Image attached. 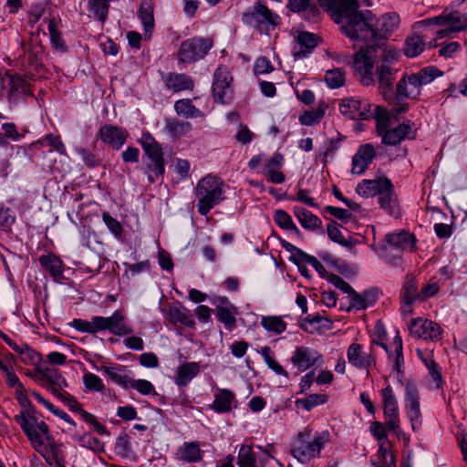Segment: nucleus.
<instances>
[{
    "label": "nucleus",
    "mask_w": 467,
    "mask_h": 467,
    "mask_svg": "<svg viewBox=\"0 0 467 467\" xmlns=\"http://www.w3.org/2000/svg\"><path fill=\"white\" fill-rule=\"evenodd\" d=\"M72 325L76 330L83 333L97 334L99 332V316L93 317L90 321L74 319Z\"/></svg>",
    "instance_id": "54"
},
{
    "label": "nucleus",
    "mask_w": 467,
    "mask_h": 467,
    "mask_svg": "<svg viewBox=\"0 0 467 467\" xmlns=\"http://www.w3.org/2000/svg\"><path fill=\"white\" fill-rule=\"evenodd\" d=\"M322 358V354L317 349L301 346L296 348L290 359L292 364L303 372L317 365Z\"/></svg>",
    "instance_id": "17"
},
{
    "label": "nucleus",
    "mask_w": 467,
    "mask_h": 467,
    "mask_svg": "<svg viewBox=\"0 0 467 467\" xmlns=\"http://www.w3.org/2000/svg\"><path fill=\"white\" fill-rule=\"evenodd\" d=\"M42 379L41 387L50 391L57 399L66 392L65 389L68 386L66 379L57 369L45 368Z\"/></svg>",
    "instance_id": "22"
},
{
    "label": "nucleus",
    "mask_w": 467,
    "mask_h": 467,
    "mask_svg": "<svg viewBox=\"0 0 467 467\" xmlns=\"http://www.w3.org/2000/svg\"><path fill=\"white\" fill-rule=\"evenodd\" d=\"M151 163L148 164V180L150 183L157 181L159 177H161L165 172L164 159L163 156H160L156 159H150Z\"/></svg>",
    "instance_id": "53"
},
{
    "label": "nucleus",
    "mask_w": 467,
    "mask_h": 467,
    "mask_svg": "<svg viewBox=\"0 0 467 467\" xmlns=\"http://www.w3.org/2000/svg\"><path fill=\"white\" fill-rule=\"evenodd\" d=\"M8 100L17 101L26 96H32L29 82L21 75L15 74L8 77Z\"/></svg>",
    "instance_id": "26"
},
{
    "label": "nucleus",
    "mask_w": 467,
    "mask_h": 467,
    "mask_svg": "<svg viewBox=\"0 0 467 467\" xmlns=\"http://www.w3.org/2000/svg\"><path fill=\"white\" fill-rule=\"evenodd\" d=\"M174 458L185 463H195L202 460L203 451L198 441H185L176 450Z\"/></svg>",
    "instance_id": "25"
},
{
    "label": "nucleus",
    "mask_w": 467,
    "mask_h": 467,
    "mask_svg": "<svg viewBox=\"0 0 467 467\" xmlns=\"http://www.w3.org/2000/svg\"><path fill=\"white\" fill-rule=\"evenodd\" d=\"M397 70L386 64H381L376 69L379 80V90L384 99H392L393 82Z\"/></svg>",
    "instance_id": "23"
},
{
    "label": "nucleus",
    "mask_w": 467,
    "mask_h": 467,
    "mask_svg": "<svg viewBox=\"0 0 467 467\" xmlns=\"http://www.w3.org/2000/svg\"><path fill=\"white\" fill-rule=\"evenodd\" d=\"M400 16L397 13H387L379 19L375 18L377 44L385 38L386 35L393 32L400 25Z\"/></svg>",
    "instance_id": "27"
},
{
    "label": "nucleus",
    "mask_w": 467,
    "mask_h": 467,
    "mask_svg": "<svg viewBox=\"0 0 467 467\" xmlns=\"http://www.w3.org/2000/svg\"><path fill=\"white\" fill-rule=\"evenodd\" d=\"M76 153L80 156L83 162L90 168H93L99 164V160L96 155L88 149L83 147H77L75 149Z\"/></svg>",
    "instance_id": "64"
},
{
    "label": "nucleus",
    "mask_w": 467,
    "mask_h": 467,
    "mask_svg": "<svg viewBox=\"0 0 467 467\" xmlns=\"http://www.w3.org/2000/svg\"><path fill=\"white\" fill-rule=\"evenodd\" d=\"M191 164L188 160L176 158L173 161V170L180 180L184 181L190 176Z\"/></svg>",
    "instance_id": "63"
},
{
    "label": "nucleus",
    "mask_w": 467,
    "mask_h": 467,
    "mask_svg": "<svg viewBox=\"0 0 467 467\" xmlns=\"http://www.w3.org/2000/svg\"><path fill=\"white\" fill-rule=\"evenodd\" d=\"M327 400V395L324 394H310L304 399L296 400V406L301 407L306 411L311 410L314 407L325 404Z\"/></svg>",
    "instance_id": "52"
},
{
    "label": "nucleus",
    "mask_w": 467,
    "mask_h": 467,
    "mask_svg": "<svg viewBox=\"0 0 467 467\" xmlns=\"http://www.w3.org/2000/svg\"><path fill=\"white\" fill-rule=\"evenodd\" d=\"M223 181L212 174L204 176L197 182L194 192L198 198L197 210L201 215H207L213 207L223 201Z\"/></svg>",
    "instance_id": "3"
},
{
    "label": "nucleus",
    "mask_w": 467,
    "mask_h": 467,
    "mask_svg": "<svg viewBox=\"0 0 467 467\" xmlns=\"http://www.w3.org/2000/svg\"><path fill=\"white\" fill-rule=\"evenodd\" d=\"M48 32L50 35V42L52 47L58 51L65 52L67 49L61 34L58 31V21L56 17L48 20Z\"/></svg>",
    "instance_id": "46"
},
{
    "label": "nucleus",
    "mask_w": 467,
    "mask_h": 467,
    "mask_svg": "<svg viewBox=\"0 0 467 467\" xmlns=\"http://www.w3.org/2000/svg\"><path fill=\"white\" fill-rule=\"evenodd\" d=\"M347 358L352 367L358 369H366L368 374L369 369L377 365L374 350L369 348L368 351H366L364 346L358 342H353L348 346Z\"/></svg>",
    "instance_id": "13"
},
{
    "label": "nucleus",
    "mask_w": 467,
    "mask_h": 467,
    "mask_svg": "<svg viewBox=\"0 0 467 467\" xmlns=\"http://www.w3.org/2000/svg\"><path fill=\"white\" fill-rule=\"evenodd\" d=\"M12 359L13 356H6L5 360L0 364V370L5 374L6 384L16 391L17 389H22L25 386L21 383L13 369Z\"/></svg>",
    "instance_id": "39"
},
{
    "label": "nucleus",
    "mask_w": 467,
    "mask_h": 467,
    "mask_svg": "<svg viewBox=\"0 0 467 467\" xmlns=\"http://www.w3.org/2000/svg\"><path fill=\"white\" fill-rule=\"evenodd\" d=\"M235 402L234 393L228 389H220L214 394L213 402L209 405V408L216 413L229 412Z\"/></svg>",
    "instance_id": "32"
},
{
    "label": "nucleus",
    "mask_w": 467,
    "mask_h": 467,
    "mask_svg": "<svg viewBox=\"0 0 467 467\" xmlns=\"http://www.w3.org/2000/svg\"><path fill=\"white\" fill-rule=\"evenodd\" d=\"M238 314V310L236 306H233L231 308H223L216 311L217 319L222 322L225 328L229 331H232L235 327L236 317L235 316Z\"/></svg>",
    "instance_id": "50"
},
{
    "label": "nucleus",
    "mask_w": 467,
    "mask_h": 467,
    "mask_svg": "<svg viewBox=\"0 0 467 467\" xmlns=\"http://www.w3.org/2000/svg\"><path fill=\"white\" fill-rule=\"evenodd\" d=\"M390 186V181L388 178H379L377 180H363L357 185L356 192L359 196L368 198L380 195L386 187Z\"/></svg>",
    "instance_id": "28"
},
{
    "label": "nucleus",
    "mask_w": 467,
    "mask_h": 467,
    "mask_svg": "<svg viewBox=\"0 0 467 467\" xmlns=\"http://www.w3.org/2000/svg\"><path fill=\"white\" fill-rule=\"evenodd\" d=\"M34 449L44 458L48 465L66 467L62 444L57 442L51 435L39 442V446H35Z\"/></svg>",
    "instance_id": "14"
},
{
    "label": "nucleus",
    "mask_w": 467,
    "mask_h": 467,
    "mask_svg": "<svg viewBox=\"0 0 467 467\" xmlns=\"http://www.w3.org/2000/svg\"><path fill=\"white\" fill-rule=\"evenodd\" d=\"M36 149H42L47 146L52 148V150H56L60 154L66 153V147L60 140L58 135L47 134L44 138L37 140L33 143Z\"/></svg>",
    "instance_id": "45"
},
{
    "label": "nucleus",
    "mask_w": 467,
    "mask_h": 467,
    "mask_svg": "<svg viewBox=\"0 0 467 467\" xmlns=\"http://www.w3.org/2000/svg\"><path fill=\"white\" fill-rule=\"evenodd\" d=\"M213 47L211 37L194 36L183 40L177 51V59L182 64H192L204 58Z\"/></svg>",
    "instance_id": "8"
},
{
    "label": "nucleus",
    "mask_w": 467,
    "mask_h": 467,
    "mask_svg": "<svg viewBox=\"0 0 467 467\" xmlns=\"http://www.w3.org/2000/svg\"><path fill=\"white\" fill-rule=\"evenodd\" d=\"M74 440L77 441L81 447L88 448L93 451L99 450L100 446V441L89 433L75 435Z\"/></svg>",
    "instance_id": "61"
},
{
    "label": "nucleus",
    "mask_w": 467,
    "mask_h": 467,
    "mask_svg": "<svg viewBox=\"0 0 467 467\" xmlns=\"http://www.w3.org/2000/svg\"><path fill=\"white\" fill-rule=\"evenodd\" d=\"M400 298L402 300H420L417 281L414 277H407L400 293Z\"/></svg>",
    "instance_id": "55"
},
{
    "label": "nucleus",
    "mask_w": 467,
    "mask_h": 467,
    "mask_svg": "<svg viewBox=\"0 0 467 467\" xmlns=\"http://www.w3.org/2000/svg\"><path fill=\"white\" fill-rule=\"evenodd\" d=\"M154 2L152 0H142L138 10L139 18L143 26L145 36L150 37L154 28Z\"/></svg>",
    "instance_id": "33"
},
{
    "label": "nucleus",
    "mask_w": 467,
    "mask_h": 467,
    "mask_svg": "<svg viewBox=\"0 0 467 467\" xmlns=\"http://www.w3.org/2000/svg\"><path fill=\"white\" fill-rule=\"evenodd\" d=\"M261 325L265 330L275 335L282 334L286 329V323L277 316L263 317Z\"/></svg>",
    "instance_id": "48"
},
{
    "label": "nucleus",
    "mask_w": 467,
    "mask_h": 467,
    "mask_svg": "<svg viewBox=\"0 0 467 467\" xmlns=\"http://www.w3.org/2000/svg\"><path fill=\"white\" fill-rule=\"evenodd\" d=\"M320 6L326 11L330 13L331 17L333 15L339 14L341 8H345L348 0H317Z\"/></svg>",
    "instance_id": "58"
},
{
    "label": "nucleus",
    "mask_w": 467,
    "mask_h": 467,
    "mask_svg": "<svg viewBox=\"0 0 467 467\" xmlns=\"http://www.w3.org/2000/svg\"><path fill=\"white\" fill-rule=\"evenodd\" d=\"M376 156V150L372 144L366 143L359 146L357 153L352 158V173L362 174L372 162Z\"/></svg>",
    "instance_id": "24"
},
{
    "label": "nucleus",
    "mask_w": 467,
    "mask_h": 467,
    "mask_svg": "<svg viewBox=\"0 0 467 467\" xmlns=\"http://www.w3.org/2000/svg\"><path fill=\"white\" fill-rule=\"evenodd\" d=\"M100 140L115 150H119L126 142L128 131L111 124L103 125L99 131Z\"/></svg>",
    "instance_id": "21"
},
{
    "label": "nucleus",
    "mask_w": 467,
    "mask_h": 467,
    "mask_svg": "<svg viewBox=\"0 0 467 467\" xmlns=\"http://www.w3.org/2000/svg\"><path fill=\"white\" fill-rule=\"evenodd\" d=\"M238 467H258L256 455L251 445H242L237 456Z\"/></svg>",
    "instance_id": "47"
},
{
    "label": "nucleus",
    "mask_w": 467,
    "mask_h": 467,
    "mask_svg": "<svg viewBox=\"0 0 467 467\" xmlns=\"http://www.w3.org/2000/svg\"><path fill=\"white\" fill-rule=\"evenodd\" d=\"M16 422L29 440L32 447L39 446V442L50 436L49 427L36 417V413L30 410L27 412H19L15 416Z\"/></svg>",
    "instance_id": "7"
},
{
    "label": "nucleus",
    "mask_w": 467,
    "mask_h": 467,
    "mask_svg": "<svg viewBox=\"0 0 467 467\" xmlns=\"http://www.w3.org/2000/svg\"><path fill=\"white\" fill-rule=\"evenodd\" d=\"M325 80L329 88H338L345 83V73L341 68L327 70Z\"/></svg>",
    "instance_id": "56"
},
{
    "label": "nucleus",
    "mask_w": 467,
    "mask_h": 467,
    "mask_svg": "<svg viewBox=\"0 0 467 467\" xmlns=\"http://www.w3.org/2000/svg\"><path fill=\"white\" fill-rule=\"evenodd\" d=\"M260 354L268 368L276 375L285 376L286 378L288 377L286 370L275 360L269 347H263L260 350Z\"/></svg>",
    "instance_id": "51"
},
{
    "label": "nucleus",
    "mask_w": 467,
    "mask_h": 467,
    "mask_svg": "<svg viewBox=\"0 0 467 467\" xmlns=\"http://www.w3.org/2000/svg\"><path fill=\"white\" fill-rule=\"evenodd\" d=\"M405 411L410 421L414 431H419L422 426V415L420 411V394L417 387L412 382H407L405 385Z\"/></svg>",
    "instance_id": "11"
},
{
    "label": "nucleus",
    "mask_w": 467,
    "mask_h": 467,
    "mask_svg": "<svg viewBox=\"0 0 467 467\" xmlns=\"http://www.w3.org/2000/svg\"><path fill=\"white\" fill-rule=\"evenodd\" d=\"M165 88L173 92L192 90L194 88L193 79L183 73L171 72L163 78Z\"/></svg>",
    "instance_id": "29"
},
{
    "label": "nucleus",
    "mask_w": 467,
    "mask_h": 467,
    "mask_svg": "<svg viewBox=\"0 0 467 467\" xmlns=\"http://www.w3.org/2000/svg\"><path fill=\"white\" fill-rule=\"evenodd\" d=\"M233 77L225 66H219L213 73V95L214 100L223 104L229 103L234 98Z\"/></svg>",
    "instance_id": "10"
},
{
    "label": "nucleus",
    "mask_w": 467,
    "mask_h": 467,
    "mask_svg": "<svg viewBox=\"0 0 467 467\" xmlns=\"http://www.w3.org/2000/svg\"><path fill=\"white\" fill-rule=\"evenodd\" d=\"M386 241L390 247L400 251L414 252L416 250L415 236L405 231L388 234Z\"/></svg>",
    "instance_id": "30"
},
{
    "label": "nucleus",
    "mask_w": 467,
    "mask_h": 467,
    "mask_svg": "<svg viewBox=\"0 0 467 467\" xmlns=\"http://www.w3.org/2000/svg\"><path fill=\"white\" fill-rule=\"evenodd\" d=\"M161 312L173 325L180 323L188 327H194L195 326V321L191 311L178 301L169 304L168 308H161Z\"/></svg>",
    "instance_id": "19"
},
{
    "label": "nucleus",
    "mask_w": 467,
    "mask_h": 467,
    "mask_svg": "<svg viewBox=\"0 0 467 467\" xmlns=\"http://www.w3.org/2000/svg\"><path fill=\"white\" fill-rule=\"evenodd\" d=\"M442 72L437 67L429 66L418 72L404 74L396 85L398 97L418 99L421 94V88L431 83Z\"/></svg>",
    "instance_id": "4"
},
{
    "label": "nucleus",
    "mask_w": 467,
    "mask_h": 467,
    "mask_svg": "<svg viewBox=\"0 0 467 467\" xmlns=\"http://www.w3.org/2000/svg\"><path fill=\"white\" fill-rule=\"evenodd\" d=\"M318 37L309 32H300L292 48V56L296 60L308 57L317 46Z\"/></svg>",
    "instance_id": "20"
},
{
    "label": "nucleus",
    "mask_w": 467,
    "mask_h": 467,
    "mask_svg": "<svg viewBox=\"0 0 467 467\" xmlns=\"http://www.w3.org/2000/svg\"><path fill=\"white\" fill-rule=\"evenodd\" d=\"M176 113L185 119L202 118L203 113L189 99H179L174 104Z\"/></svg>",
    "instance_id": "41"
},
{
    "label": "nucleus",
    "mask_w": 467,
    "mask_h": 467,
    "mask_svg": "<svg viewBox=\"0 0 467 467\" xmlns=\"http://www.w3.org/2000/svg\"><path fill=\"white\" fill-rule=\"evenodd\" d=\"M200 365L197 362H186L177 368V374L174 382L179 387H184L195 378L200 372Z\"/></svg>",
    "instance_id": "34"
},
{
    "label": "nucleus",
    "mask_w": 467,
    "mask_h": 467,
    "mask_svg": "<svg viewBox=\"0 0 467 467\" xmlns=\"http://www.w3.org/2000/svg\"><path fill=\"white\" fill-rule=\"evenodd\" d=\"M424 48L425 43L422 37L413 34L406 38L403 51L406 57H416L422 53Z\"/></svg>",
    "instance_id": "43"
},
{
    "label": "nucleus",
    "mask_w": 467,
    "mask_h": 467,
    "mask_svg": "<svg viewBox=\"0 0 467 467\" xmlns=\"http://www.w3.org/2000/svg\"><path fill=\"white\" fill-rule=\"evenodd\" d=\"M377 301V294L372 291H367L362 294L353 291L349 296V304L351 308L364 310L372 306Z\"/></svg>",
    "instance_id": "36"
},
{
    "label": "nucleus",
    "mask_w": 467,
    "mask_h": 467,
    "mask_svg": "<svg viewBox=\"0 0 467 467\" xmlns=\"http://www.w3.org/2000/svg\"><path fill=\"white\" fill-rule=\"evenodd\" d=\"M40 265L54 277H59L64 271V264L62 260L54 254L41 255L39 257Z\"/></svg>",
    "instance_id": "37"
},
{
    "label": "nucleus",
    "mask_w": 467,
    "mask_h": 467,
    "mask_svg": "<svg viewBox=\"0 0 467 467\" xmlns=\"http://www.w3.org/2000/svg\"><path fill=\"white\" fill-rule=\"evenodd\" d=\"M126 316L121 310H115L110 317L99 316V331L108 330L119 337L132 334V327L128 325Z\"/></svg>",
    "instance_id": "15"
},
{
    "label": "nucleus",
    "mask_w": 467,
    "mask_h": 467,
    "mask_svg": "<svg viewBox=\"0 0 467 467\" xmlns=\"http://www.w3.org/2000/svg\"><path fill=\"white\" fill-rule=\"evenodd\" d=\"M379 44H368L361 47L353 57L352 68L355 76L364 86L375 83L374 67L377 60V47Z\"/></svg>",
    "instance_id": "6"
},
{
    "label": "nucleus",
    "mask_w": 467,
    "mask_h": 467,
    "mask_svg": "<svg viewBox=\"0 0 467 467\" xmlns=\"http://www.w3.org/2000/svg\"><path fill=\"white\" fill-rule=\"evenodd\" d=\"M83 382L85 387L91 391H101L104 389L102 379L91 372L84 374Z\"/></svg>",
    "instance_id": "60"
},
{
    "label": "nucleus",
    "mask_w": 467,
    "mask_h": 467,
    "mask_svg": "<svg viewBox=\"0 0 467 467\" xmlns=\"http://www.w3.org/2000/svg\"><path fill=\"white\" fill-rule=\"evenodd\" d=\"M164 129L171 138L179 139L191 131L192 124L188 121L167 119L164 123Z\"/></svg>",
    "instance_id": "40"
},
{
    "label": "nucleus",
    "mask_w": 467,
    "mask_h": 467,
    "mask_svg": "<svg viewBox=\"0 0 467 467\" xmlns=\"http://www.w3.org/2000/svg\"><path fill=\"white\" fill-rule=\"evenodd\" d=\"M294 213L303 228L310 231L322 229V221L306 209L295 207Z\"/></svg>",
    "instance_id": "35"
},
{
    "label": "nucleus",
    "mask_w": 467,
    "mask_h": 467,
    "mask_svg": "<svg viewBox=\"0 0 467 467\" xmlns=\"http://www.w3.org/2000/svg\"><path fill=\"white\" fill-rule=\"evenodd\" d=\"M274 220L279 227L285 230L298 232L292 217L284 210H276L274 214Z\"/></svg>",
    "instance_id": "57"
},
{
    "label": "nucleus",
    "mask_w": 467,
    "mask_h": 467,
    "mask_svg": "<svg viewBox=\"0 0 467 467\" xmlns=\"http://www.w3.org/2000/svg\"><path fill=\"white\" fill-rule=\"evenodd\" d=\"M327 108V106L326 103H319L316 108L305 111L299 117L300 123L302 125L311 126L317 122H319L324 117Z\"/></svg>",
    "instance_id": "44"
},
{
    "label": "nucleus",
    "mask_w": 467,
    "mask_h": 467,
    "mask_svg": "<svg viewBox=\"0 0 467 467\" xmlns=\"http://www.w3.org/2000/svg\"><path fill=\"white\" fill-rule=\"evenodd\" d=\"M327 232L329 239L335 243L339 244L342 246H351V243L346 240V238L343 236L341 231L338 229V227L334 223H328L327 227Z\"/></svg>",
    "instance_id": "59"
},
{
    "label": "nucleus",
    "mask_w": 467,
    "mask_h": 467,
    "mask_svg": "<svg viewBox=\"0 0 467 467\" xmlns=\"http://www.w3.org/2000/svg\"><path fill=\"white\" fill-rule=\"evenodd\" d=\"M102 370L114 383L129 389L131 377L124 366L104 367Z\"/></svg>",
    "instance_id": "38"
},
{
    "label": "nucleus",
    "mask_w": 467,
    "mask_h": 467,
    "mask_svg": "<svg viewBox=\"0 0 467 467\" xmlns=\"http://www.w3.org/2000/svg\"><path fill=\"white\" fill-rule=\"evenodd\" d=\"M409 329L411 336L424 340H438L442 331L437 323L420 317L410 321Z\"/></svg>",
    "instance_id": "16"
},
{
    "label": "nucleus",
    "mask_w": 467,
    "mask_h": 467,
    "mask_svg": "<svg viewBox=\"0 0 467 467\" xmlns=\"http://www.w3.org/2000/svg\"><path fill=\"white\" fill-rule=\"evenodd\" d=\"M383 416L387 428L396 432L400 426V408L398 399L390 385H387L379 391Z\"/></svg>",
    "instance_id": "9"
},
{
    "label": "nucleus",
    "mask_w": 467,
    "mask_h": 467,
    "mask_svg": "<svg viewBox=\"0 0 467 467\" xmlns=\"http://www.w3.org/2000/svg\"><path fill=\"white\" fill-rule=\"evenodd\" d=\"M380 208L392 217L400 216V208L396 194L394 193L393 184L386 187L378 198Z\"/></svg>",
    "instance_id": "31"
},
{
    "label": "nucleus",
    "mask_w": 467,
    "mask_h": 467,
    "mask_svg": "<svg viewBox=\"0 0 467 467\" xmlns=\"http://www.w3.org/2000/svg\"><path fill=\"white\" fill-rule=\"evenodd\" d=\"M357 0H348L339 15H333V20L341 25L342 32L352 39H360L377 44L375 16L369 10L358 11Z\"/></svg>",
    "instance_id": "1"
},
{
    "label": "nucleus",
    "mask_w": 467,
    "mask_h": 467,
    "mask_svg": "<svg viewBox=\"0 0 467 467\" xmlns=\"http://www.w3.org/2000/svg\"><path fill=\"white\" fill-rule=\"evenodd\" d=\"M280 21V16L260 1L254 2L242 15V22L254 27L260 34H268L271 29H275L279 25Z\"/></svg>",
    "instance_id": "5"
},
{
    "label": "nucleus",
    "mask_w": 467,
    "mask_h": 467,
    "mask_svg": "<svg viewBox=\"0 0 467 467\" xmlns=\"http://www.w3.org/2000/svg\"><path fill=\"white\" fill-rule=\"evenodd\" d=\"M330 442L327 431L313 433L306 428L291 441L290 452L301 463H308L321 456V451Z\"/></svg>",
    "instance_id": "2"
},
{
    "label": "nucleus",
    "mask_w": 467,
    "mask_h": 467,
    "mask_svg": "<svg viewBox=\"0 0 467 467\" xmlns=\"http://www.w3.org/2000/svg\"><path fill=\"white\" fill-rule=\"evenodd\" d=\"M129 388L136 389L142 395H150L155 392L154 386L146 379H133L131 378Z\"/></svg>",
    "instance_id": "62"
},
{
    "label": "nucleus",
    "mask_w": 467,
    "mask_h": 467,
    "mask_svg": "<svg viewBox=\"0 0 467 467\" xmlns=\"http://www.w3.org/2000/svg\"><path fill=\"white\" fill-rule=\"evenodd\" d=\"M372 119L376 120L377 134L381 138L389 129V114L388 110L379 105H375L372 109Z\"/></svg>",
    "instance_id": "42"
},
{
    "label": "nucleus",
    "mask_w": 467,
    "mask_h": 467,
    "mask_svg": "<svg viewBox=\"0 0 467 467\" xmlns=\"http://www.w3.org/2000/svg\"><path fill=\"white\" fill-rule=\"evenodd\" d=\"M413 126L414 124L410 120H407L394 128H389L381 137L382 143L389 146H395L405 139H414L416 131Z\"/></svg>",
    "instance_id": "18"
},
{
    "label": "nucleus",
    "mask_w": 467,
    "mask_h": 467,
    "mask_svg": "<svg viewBox=\"0 0 467 467\" xmlns=\"http://www.w3.org/2000/svg\"><path fill=\"white\" fill-rule=\"evenodd\" d=\"M375 105L368 99L360 98H347L341 100L339 110L341 114L351 119H372V109Z\"/></svg>",
    "instance_id": "12"
},
{
    "label": "nucleus",
    "mask_w": 467,
    "mask_h": 467,
    "mask_svg": "<svg viewBox=\"0 0 467 467\" xmlns=\"http://www.w3.org/2000/svg\"><path fill=\"white\" fill-rule=\"evenodd\" d=\"M140 144L150 159H156L163 156L160 144L150 134H143L140 139Z\"/></svg>",
    "instance_id": "49"
}]
</instances>
